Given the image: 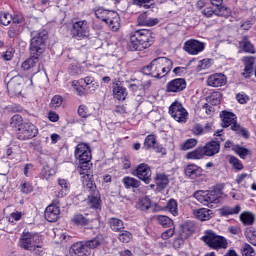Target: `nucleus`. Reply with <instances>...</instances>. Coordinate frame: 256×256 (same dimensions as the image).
<instances>
[{
  "label": "nucleus",
  "mask_w": 256,
  "mask_h": 256,
  "mask_svg": "<svg viewBox=\"0 0 256 256\" xmlns=\"http://www.w3.org/2000/svg\"><path fill=\"white\" fill-rule=\"evenodd\" d=\"M203 174V169L195 164H190L185 168V175L190 177V179H196V177H201Z\"/></svg>",
  "instance_id": "27"
},
{
  "label": "nucleus",
  "mask_w": 256,
  "mask_h": 256,
  "mask_svg": "<svg viewBox=\"0 0 256 256\" xmlns=\"http://www.w3.org/2000/svg\"><path fill=\"white\" fill-rule=\"evenodd\" d=\"M109 225L112 231L119 233L122 229H125V225L123 224V220L119 218H111L109 220Z\"/></svg>",
  "instance_id": "38"
},
{
  "label": "nucleus",
  "mask_w": 256,
  "mask_h": 256,
  "mask_svg": "<svg viewBox=\"0 0 256 256\" xmlns=\"http://www.w3.org/2000/svg\"><path fill=\"white\" fill-rule=\"evenodd\" d=\"M118 239L121 243H129L133 239V234L125 230L118 235Z\"/></svg>",
  "instance_id": "53"
},
{
  "label": "nucleus",
  "mask_w": 256,
  "mask_h": 256,
  "mask_svg": "<svg viewBox=\"0 0 256 256\" xmlns=\"http://www.w3.org/2000/svg\"><path fill=\"white\" fill-rule=\"evenodd\" d=\"M245 236L249 241V243H251V245H254L256 247V230L253 228L248 229L245 232Z\"/></svg>",
  "instance_id": "52"
},
{
  "label": "nucleus",
  "mask_w": 256,
  "mask_h": 256,
  "mask_svg": "<svg viewBox=\"0 0 256 256\" xmlns=\"http://www.w3.org/2000/svg\"><path fill=\"white\" fill-rule=\"evenodd\" d=\"M211 5H213V7H216V11H220L221 9L224 8L223 10V16L227 17V15H229V13H231V10L223 5V0H210Z\"/></svg>",
  "instance_id": "40"
},
{
  "label": "nucleus",
  "mask_w": 256,
  "mask_h": 256,
  "mask_svg": "<svg viewBox=\"0 0 256 256\" xmlns=\"http://www.w3.org/2000/svg\"><path fill=\"white\" fill-rule=\"evenodd\" d=\"M207 101L212 106H217L221 103V94L220 92H213L210 96L207 97Z\"/></svg>",
  "instance_id": "45"
},
{
  "label": "nucleus",
  "mask_w": 256,
  "mask_h": 256,
  "mask_svg": "<svg viewBox=\"0 0 256 256\" xmlns=\"http://www.w3.org/2000/svg\"><path fill=\"white\" fill-rule=\"evenodd\" d=\"M2 57L5 61H11V59H13V51L12 50H8L6 52H4L2 54Z\"/></svg>",
  "instance_id": "64"
},
{
  "label": "nucleus",
  "mask_w": 256,
  "mask_h": 256,
  "mask_svg": "<svg viewBox=\"0 0 256 256\" xmlns=\"http://www.w3.org/2000/svg\"><path fill=\"white\" fill-rule=\"evenodd\" d=\"M89 152H91V148L89 147V144L80 143L75 147L74 157L77 159Z\"/></svg>",
  "instance_id": "37"
},
{
  "label": "nucleus",
  "mask_w": 256,
  "mask_h": 256,
  "mask_svg": "<svg viewBox=\"0 0 256 256\" xmlns=\"http://www.w3.org/2000/svg\"><path fill=\"white\" fill-rule=\"evenodd\" d=\"M94 15L100 21L106 23L112 31H119V28L121 27V20L119 13L116 11L108 10L103 7H96L94 8Z\"/></svg>",
  "instance_id": "4"
},
{
  "label": "nucleus",
  "mask_w": 256,
  "mask_h": 256,
  "mask_svg": "<svg viewBox=\"0 0 256 256\" xmlns=\"http://www.w3.org/2000/svg\"><path fill=\"white\" fill-rule=\"evenodd\" d=\"M37 63H39V55L30 54L29 59L22 63L21 68L23 69V71H29V69H33V67H35Z\"/></svg>",
  "instance_id": "32"
},
{
  "label": "nucleus",
  "mask_w": 256,
  "mask_h": 256,
  "mask_svg": "<svg viewBox=\"0 0 256 256\" xmlns=\"http://www.w3.org/2000/svg\"><path fill=\"white\" fill-rule=\"evenodd\" d=\"M187 89V81L184 78H176L166 85L167 93H181Z\"/></svg>",
  "instance_id": "18"
},
{
  "label": "nucleus",
  "mask_w": 256,
  "mask_h": 256,
  "mask_svg": "<svg viewBox=\"0 0 256 256\" xmlns=\"http://www.w3.org/2000/svg\"><path fill=\"white\" fill-rule=\"evenodd\" d=\"M23 125V117L19 114H16L11 117L10 119V127H13L14 129H19Z\"/></svg>",
  "instance_id": "49"
},
{
  "label": "nucleus",
  "mask_w": 256,
  "mask_h": 256,
  "mask_svg": "<svg viewBox=\"0 0 256 256\" xmlns=\"http://www.w3.org/2000/svg\"><path fill=\"white\" fill-rule=\"evenodd\" d=\"M193 215L198 221H209L213 217V211L207 208L193 210Z\"/></svg>",
  "instance_id": "26"
},
{
  "label": "nucleus",
  "mask_w": 256,
  "mask_h": 256,
  "mask_svg": "<svg viewBox=\"0 0 256 256\" xmlns=\"http://www.w3.org/2000/svg\"><path fill=\"white\" fill-rule=\"evenodd\" d=\"M136 208L140 211H149L151 208V199L147 196L140 198L136 204Z\"/></svg>",
  "instance_id": "39"
},
{
  "label": "nucleus",
  "mask_w": 256,
  "mask_h": 256,
  "mask_svg": "<svg viewBox=\"0 0 256 256\" xmlns=\"http://www.w3.org/2000/svg\"><path fill=\"white\" fill-rule=\"evenodd\" d=\"M39 130L31 122H24L21 127L17 129L16 137L19 141H28V139H33L37 137Z\"/></svg>",
  "instance_id": "10"
},
{
  "label": "nucleus",
  "mask_w": 256,
  "mask_h": 256,
  "mask_svg": "<svg viewBox=\"0 0 256 256\" xmlns=\"http://www.w3.org/2000/svg\"><path fill=\"white\" fill-rule=\"evenodd\" d=\"M157 189L163 191L169 185V177L165 174H157L155 177Z\"/></svg>",
  "instance_id": "34"
},
{
  "label": "nucleus",
  "mask_w": 256,
  "mask_h": 256,
  "mask_svg": "<svg viewBox=\"0 0 256 256\" xmlns=\"http://www.w3.org/2000/svg\"><path fill=\"white\" fill-rule=\"evenodd\" d=\"M166 209H167V211H169V213H171L174 217H177V215H179V210H178V208H177V200H175V199H170V200L167 202Z\"/></svg>",
  "instance_id": "44"
},
{
  "label": "nucleus",
  "mask_w": 256,
  "mask_h": 256,
  "mask_svg": "<svg viewBox=\"0 0 256 256\" xmlns=\"http://www.w3.org/2000/svg\"><path fill=\"white\" fill-rule=\"evenodd\" d=\"M221 217H229V215H239L241 213V206L236 205L234 207L224 206L219 209Z\"/></svg>",
  "instance_id": "30"
},
{
  "label": "nucleus",
  "mask_w": 256,
  "mask_h": 256,
  "mask_svg": "<svg viewBox=\"0 0 256 256\" xmlns=\"http://www.w3.org/2000/svg\"><path fill=\"white\" fill-rule=\"evenodd\" d=\"M205 157V152L203 147H199L196 150L188 152L186 154V159H203Z\"/></svg>",
  "instance_id": "42"
},
{
  "label": "nucleus",
  "mask_w": 256,
  "mask_h": 256,
  "mask_svg": "<svg viewBox=\"0 0 256 256\" xmlns=\"http://www.w3.org/2000/svg\"><path fill=\"white\" fill-rule=\"evenodd\" d=\"M153 0H133V4L138 7H149L147 3H151Z\"/></svg>",
  "instance_id": "63"
},
{
  "label": "nucleus",
  "mask_w": 256,
  "mask_h": 256,
  "mask_svg": "<svg viewBox=\"0 0 256 256\" xmlns=\"http://www.w3.org/2000/svg\"><path fill=\"white\" fill-rule=\"evenodd\" d=\"M11 21H13V16L9 12H0V25L7 27Z\"/></svg>",
  "instance_id": "47"
},
{
  "label": "nucleus",
  "mask_w": 256,
  "mask_h": 256,
  "mask_svg": "<svg viewBox=\"0 0 256 256\" xmlns=\"http://www.w3.org/2000/svg\"><path fill=\"white\" fill-rule=\"evenodd\" d=\"M7 89L10 95H21L23 91V78L21 76H14L7 83Z\"/></svg>",
  "instance_id": "19"
},
{
  "label": "nucleus",
  "mask_w": 256,
  "mask_h": 256,
  "mask_svg": "<svg viewBox=\"0 0 256 256\" xmlns=\"http://www.w3.org/2000/svg\"><path fill=\"white\" fill-rule=\"evenodd\" d=\"M220 117L223 122L222 127H230V125H233L235 123V114L231 112H227L224 110L220 113Z\"/></svg>",
  "instance_id": "33"
},
{
  "label": "nucleus",
  "mask_w": 256,
  "mask_h": 256,
  "mask_svg": "<svg viewBox=\"0 0 256 256\" xmlns=\"http://www.w3.org/2000/svg\"><path fill=\"white\" fill-rule=\"evenodd\" d=\"M19 245L26 251H33L35 248H41V236H39L38 233L24 231L20 237Z\"/></svg>",
  "instance_id": "7"
},
{
  "label": "nucleus",
  "mask_w": 256,
  "mask_h": 256,
  "mask_svg": "<svg viewBox=\"0 0 256 256\" xmlns=\"http://www.w3.org/2000/svg\"><path fill=\"white\" fill-rule=\"evenodd\" d=\"M205 129L203 128V126H201L200 124H196L193 128H192V133L193 135H203Z\"/></svg>",
  "instance_id": "60"
},
{
  "label": "nucleus",
  "mask_w": 256,
  "mask_h": 256,
  "mask_svg": "<svg viewBox=\"0 0 256 256\" xmlns=\"http://www.w3.org/2000/svg\"><path fill=\"white\" fill-rule=\"evenodd\" d=\"M71 35L74 39H87L89 37V22L79 20L72 25Z\"/></svg>",
  "instance_id": "12"
},
{
  "label": "nucleus",
  "mask_w": 256,
  "mask_h": 256,
  "mask_svg": "<svg viewBox=\"0 0 256 256\" xmlns=\"http://www.w3.org/2000/svg\"><path fill=\"white\" fill-rule=\"evenodd\" d=\"M113 95H114V98L117 99L118 101H125L128 95L127 88L119 84H115L113 87Z\"/></svg>",
  "instance_id": "29"
},
{
  "label": "nucleus",
  "mask_w": 256,
  "mask_h": 256,
  "mask_svg": "<svg viewBox=\"0 0 256 256\" xmlns=\"http://www.w3.org/2000/svg\"><path fill=\"white\" fill-rule=\"evenodd\" d=\"M229 163L234 167V169H237V171H241L243 169V163H241V160L235 156H230Z\"/></svg>",
  "instance_id": "54"
},
{
  "label": "nucleus",
  "mask_w": 256,
  "mask_h": 256,
  "mask_svg": "<svg viewBox=\"0 0 256 256\" xmlns=\"http://www.w3.org/2000/svg\"><path fill=\"white\" fill-rule=\"evenodd\" d=\"M194 147H197V139L190 138L182 144L181 149L182 151H189V149H193Z\"/></svg>",
  "instance_id": "51"
},
{
  "label": "nucleus",
  "mask_w": 256,
  "mask_h": 256,
  "mask_svg": "<svg viewBox=\"0 0 256 256\" xmlns=\"http://www.w3.org/2000/svg\"><path fill=\"white\" fill-rule=\"evenodd\" d=\"M88 214H75L73 217L74 224L78 227H87L89 223H91V220L87 218Z\"/></svg>",
  "instance_id": "35"
},
{
  "label": "nucleus",
  "mask_w": 256,
  "mask_h": 256,
  "mask_svg": "<svg viewBox=\"0 0 256 256\" xmlns=\"http://www.w3.org/2000/svg\"><path fill=\"white\" fill-rule=\"evenodd\" d=\"M143 148L146 150L155 149L157 153H163L165 149L163 147H159L157 143V136L150 134L144 139Z\"/></svg>",
  "instance_id": "21"
},
{
  "label": "nucleus",
  "mask_w": 256,
  "mask_h": 256,
  "mask_svg": "<svg viewBox=\"0 0 256 256\" xmlns=\"http://www.w3.org/2000/svg\"><path fill=\"white\" fill-rule=\"evenodd\" d=\"M244 63V72L242 73L243 77L246 79L251 77V73H253V65H255V57L253 56H246L242 59Z\"/></svg>",
  "instance_id": "24"
},
{
  "label": "nucleus",
  "mask_w": 256,
  "mask_h": 256,
  "mask_svg": "<svg viewBox=\"0 0 256 256\" xmlns=\"http://www.w3.org/2000/svg\"><path fill=\"white\" fill-rule=\"evenodd\" d=\"M61 215V209L59 208V200H55L51 203L44 212V217L49 223H55Z\"/></svg>",
  "instance_id": "14"
},
{
  "label": "nucleus",
  "mask_w": 256,
  "mask_h": 256,
  "mask_svg": "<svg viewBox=\"0 0 256 256\" xmlns=\"http://www.w3.org/2000/svg\"><path fill=\"white\" fill-rule=\"evenodd\" d=\"M242 256H256L255 249L249 244H243L240 248Z\"/></svg>",
  "instance_id": "48"
},
{
  "label": "nucleus",
  "mask_w": 256,
  "mask_h": 256,
  "mask_svg": "<svg viewBox=\"0 0 256 256\" xmlns=\"http://www.w3.org/2000/svg\"><path fill=\"white\" fill-rule=\"evenodd\" d=\"M82 183L88 189V205L91 209H101V196L95 185H93V181L82 179Z\"/></svg>",
  "instance_id": "9"
},
{
  "label": "nucleus",
  "mask_w": 256,
  "mask_h": 256,
  "mask_svg": "<svg viewBox=\"0 0 256 256\" xmlns=\"http://www.w3.org/2000/svg\"><path fill=\"white\" fill-rule=\"evenodd\" d=\"M58 185L62 190L56 192L55 196L58 199H63L66 195H69V191H71V183L65 179H58Z\"/></svg>",
  "instance_id": "25"
},
{
  "label": "nucleus",
  "mask_w": 256,
  "mask_h": 256,
  "mask_svg": "<svg viewBox=\"0 0 256 256\" xmlns=\"http://www.w3.org/2000/svg\"><path fill=\"white\" fill-rule=\"evenodd\" d=\"M122 183L125 189H139L141 187V181L131 176H125Z\"/></svg>",
  "instance_id": "28"
},
{
  "label": "nucleus",
  "mask_w": 256,
  "mask_h": 256,
  "mask_svg": "<svg viewBox=\"0 0 256 256\" xmlns=\"http://www.w3.org/2000/svg\"><path fill=\"white\" fill-rule=\"evenodd\" d=\"M195 199L202 205L209 206L213 203H219L221 191L219 190H199L194 193Z\"/></svg>",
  "instance_id": "8"
},
{
  "label": "nucleus",
  "mask_w": 256,
  "mask_h": 256,
  "mask_svg": "<svg viewBox=\"0 0 256 256\" xmlns=\"http://www.w3.org/2000/svg\"><path fill=\"white\" fill-rule=\"evenodd\" d=\"M31 41H30V54L31 55H38L41 57L43 53H45V49L47 45L45 44V41L49 39V33L47 30H41V31H34L31 32Z\"/></svg>",
  "instance_id": "5"
},
{
  "label": "nucleus",
  "mask_w": 256,
  "mask_h": 256,
  "mask_svg": "<svg viewBox=\"0 0 256 256\" xmlns=\"http://www.w3.org/2000/svg\"><path fill=\"white\" fill-rule=\"evenodd\" d=\"M104 241L103 235H97L90 240L76 242L71 245L69 253L71 256H89L93 250L99 249Z\"/></svg>",
  "instance_id": "2"
},
{
  "label": "nucleus",
  "mask_w": 256,
  "mask_h": 256,
  "mask_svg": "<svg viewBox=\"0 0 256 256\" xmlns=\"http://www.w3.org/2000/svg\"><path fill=\"white\" fill-rule=\"evenodd\" d=\"M203 242L211 249H227L228 243L227 239L223 236L217 235L213 230L205 231L204 236L201 238Z\"/></svg>",
  "instance_id": "6"
},
{
  "label": "nucleus",
  "mask_w": 256,
  "mask_h": 256,
  "mask_svg": "<svg viewBox=\"0 0 256 256\" xmlns=\"http://www.w3.org/2000/svg\"><path fill=\"white\" fill-rule=\"evenodd\" d=\"M51 107H53L54 109L59 108L60 105H63V97L59 96V95H55L52 99H51V103H50Z\"/></svg>",
  "instance_id": "55"
},
{
  "label": "nucleus",
  "mask_w": 256,
  "mask_h": 256,
  "mask_svg": "<svg viewBox=\"0 0 256 256\" xmlns=\"http://www.w3.org/2000/svg\"><path fill=\"white\" fill-rule=\"evenodd\" d=\"M239 47L245 53H255V46L253 43H251V40H249V36H243L241 41L239 42Z\"/></svg>",
  "instance_id": "31"
},
{
  "label": "nucleus",
  "mask_w": 256,
  "mask_h": 256,
  "mask_svg": "<svg viewBox=\"0 0 256 256\" xmlns=\"http://www.w3.org/2000/svg\"><path fill=\"white\" fill-rule=\"evenodd\" d=\"M183 49L186 53H189V55H199V53L205 51V43L200 42L199 40L190 39L184 43Z\"/></svg>",
  "instance_id": "15"
},
{
  "label": "nucleus",
  "mask_w": 256,
  "mask_h": 256,
  "mask_svg": "<svg viewBox=\"0 0 256 256\" xmlns=\"http://www.w3.org/2000/svg\"><path fill=\"white\" fill-rule=\"evenodd\" d=\"M194 231H195V224H193V222H185L180 228L179 234L175 239V243H178L179 245H181V243H183L185 239H189V237L193 235Z\"/></svg>",
  "instance_id": "16"
},
{
  "label": "nucleus",
  "mask_w": 256,
  "mask_h": 256,
  "mask_svg": "<svg viewBox=\"0 0 256 256\" xmlns=\"http://www.w3.org/2000/svg\"><path fill=\"white\" fill-rule=\"evenodd\" d=\"M156 219H157L159 225H161L165 229H169V227H173V220L171 218H169V216L159 215V216H157Z\"/></svg>",
  "instance_id": "43"
},
{
  "label": "nucleus",
  "mask_w": 256,
  "mask_h": 256,
  "mask_svg": "<svg viewBox=\"0 0 256 256\" xmlns=\"http://www.w3.org/2000/svg\"><path fill=\"white\" fill-rule=\"evenodd\" d=\"M78 115L84 119H87L89 117V109L85 105H80L78 107Z\"/></svg>",
  "instance_id": "57"
},
{
  "label": "nucleus",
  "mask_w": 256,
  "mask_h": 256,
  "mask_svg": "<svg viewBox=\"0 0 256 256\" xmlns=\"http://www.w3.org/2000/svg\"><path fill=\"white\" fill-rule=\"evenodd\" d=\"M232 151H234L236 155H239L241 159H245V157L249 155V150L240 145L233 146Z\"/></svg>",
  "instance_id": "50"
},
{
  "label": "nucleus",
  "mask_w": 256,
  "mask_h": 256,
  "mask_svg": "<svg viewBox=\"0 0 256 256\" xmlns=\"http://www.w3.org/2000/svg\"><path fill=\"white\" fill-rule=\"evenodd\" d=\"M155 42L153 32L151 30L142 29L137 30L130 34V51H143L151 47V44Z\"/></svg>",
  "instance_id": "3"
},
{
  "label": "nucleus",
  "mask_w": 256,
  "mask_h": 256,
  "mask_svg": "<svg viewBox=\"0 0 256 256\" xmlns=\"http://www.w3.org/2000/svg\"><path fill=\"white\" fill-rule=\"evenodd\" d=\"M137 23L140 27H155L159 24V19L151 18L147 16V13H142L138 16Z\"/></svg>",
  "instance_id": "23"
},
{
  "label": "nucleus",
  "mask_w": 256,
  "mask_h": 256,
  "mask_svg": "<svg viewBox=\"0 0 256 256\" xmlns=\"http://www.w3.org/2000/svg\"><path fill=\"white\" fill-rule=\"evenodd\" d=\"M173 235H175V226H172V227L169 228L168 230L164 231V232L161 234V238H162L164 241H167V240L171 239V237H173Z\"/></svg>",
  "instance_id": "56"
},
{
  "label": "nucleus",
  "mask_w": 256,
  "mask_h": 256,
  "mask_svg": "<svg viewBox=\"0 0 256 256\" xmlns=\"http://www.w3.org/2000/svg\"><path fill=\"white\" fill-rule=\"evenodd\" d=\"M48 119L49 121H51L52 123H57V121H59V114H57L54 111H50L48 113Z\"/></svg>",
  "instance_id": "62"
},
{
  "label": "nucleus",
  "mask_w": 256,
  "mask_h": 256,
  "mask_svg": "<svg viewBox=\"0 0 256 256\" xmlns=\"http://www.w3.org/2000/svg\"><path fill=\"white\" fill-rule=\"evenodd\" d=\"M223 11H225V8H220V10H213L211 7H206L202 10V15L207 17V19L213 17V15H216L217 17H224Z\"/></svg>",
  "instance_id": "36"
},
{
  "label": "nucleus",
  "mask_w": 256,
  "mask_h": 256,
  "mask_svg": "<svg viewBox=\"0 0 256 256\" xmlns=\"http://www.w3.org/2000/svg\"><path fill=\"white\" fill-rule=\"evenodd\" d=\"M240 221L243 225H253L255 223V215L251 212H243L240 214Z\"/></svg>",
  "instance_id": "41"
},
{
  "label": "nucleus",
  "mask_w": 256,
  "mask_h": 256,
  "mask_svg": "<svg viewBox=\"0 0 256 256\" xmlns=\"http://www.w3.org/2000/svg\"><path fill=\"white\" fill-rule=\"evenodd\" d=\"M173 69V61L167 57H158L151 61L150 65L144 67V71L155 79L167 77Z\"/></svg>",
  "instance_id": "1"
},
{
  "label": "nucleus",
  "mask_w": 256,
  "mask_h": 256,
  "mask_svg": "<svg viewBox=\"0 0 256 256\" xmlns=\"http://www.w3.org/2000/svg\"><path fill=\"white\" fill-rule=\"evenodd\" d=\"M169 115L178 123H187V119H189V112L179 101H175L170 105Z\"/></svg>",
  "instance_id": "11"
},
{
  "label": "nucleus",
  "mask_w": 256,
  "mask_h": 256,
  "mask_svg": "<svg viewBox=\"0 0 256 256\" xmlns=\"http://www.w3.org/2000/svg\"><path fill=\"white\" fill-rule=\"evenodd\" d=\"M93 77L87 76L84 79L80 80V83H85L84 90L85 91H95V84H93Z\"/></svg>",
  "instance_id": "46"
},
{
  "label": "nucleus",
  "mask_w": 256,
  "mask_h": 256,
  "mask_svg": "<svg viewBox=\"0 0 256 256\" xmlns=\"http://www.w3.org/2000/svg\"><path fill=\"white\" fill-rule=\"evenodd\" d=\"M207 85L209 87H223L227 85V76L222 73H215L208 77Z\"/></svg>",
  "instance_id": "20"
},
{
  "label": "nucleus",
  "mask_w": 256,
  "mask_h": 256,
  "mask_svg": "<svg viewBox=\"0 0 256 256\" xmlns=\"http://www.w3.org/2000/svg\"><path fill=\"white\" fill-rule=\"evenodd\" d=\"M91 151L86 152L85 154H82V156H79L78 161H79V167H80V175H84L82 179L84 181L90 180L89 179V163L91 162Z\"/></svg>",
  "instance_id": "17"
},
{
  "label": "nucleus",
  "mask_w": 256,
  "mask_h": 256,
  "mask_svg": "<svg viewBox=\"0 0 256 256\" xmlns=\"http://www.w3.org/2000/svg\"><path fill=\"white\" fill-rule=\"evenodd\" d=\"M132 175L134 177H137L139 181H143L145 185H149L151 183L152 178V172H151V167L147 165L146 163H141L139 164L135 170H133Z\"/></svg>",
  "instance_id": "13"
},
{
  "label": "nucleus",
  "mask_w": 256,
  "mask_h": 256,
  "mask_svg": "<svg viewBox=\"0 0 256 256\" xmlns=\"http://www.w3.org/2000/svg\"><path fill=\"white\" fill-rule=\"evenodd\" d=\"M236 99L238 101V103H240L241 105H245V103H247V101H249V96H247L246 94H237L236 95Z\"/></svg>",
  "instance_id": "59"
},
{
  "label": "nucleus",
  "mask_w": 256,
  "mask_h": 256,
  "mask_svg": "<svg viewBox=\"0 0 256 256\" xmlns=\"http://www.w3.org/2000/svg\"><path fill=\"white\" fill-rule=\"evenodd\" d=\"M21 191H22V193H26V195L29 193H33V186H31V184H29V182H24L22 184Z\"/></svg>",
  "instance_id": "58"
},
{
  "label": "nucleus",
  "mask_w": 256,
  "mask_h": 256,
  "mask_svg": "<svg viewBox=\"0 0 256 256\" xmlns=\"http://www.w3.org/2000/svg\"><path fill=\"white\" fill-rule=\"evenodd\" d=\"M204 151V156L206 157H213V155H217L219 151H221V144L219 140L217 141H211L206 143L204 147H202Z\"/></svg>",
  "instance_id": "22"
},
{
  "label": "nucleus",
  "mask_w": 256,
  "mask_h": 256,
  "mask_svg": "<svg viewBox=\"0 0 256 256\" xmlns=\"http://www.w3.org/2000/svg\"><path fill=\"white\" fill-rule=\"evenodd\" d=\"M202 109L205 111L206 115H212L213 113H215V108H213V106H211V104H204Z\"/></svg>",
  "instance_id": "61"
}]
</instances>
